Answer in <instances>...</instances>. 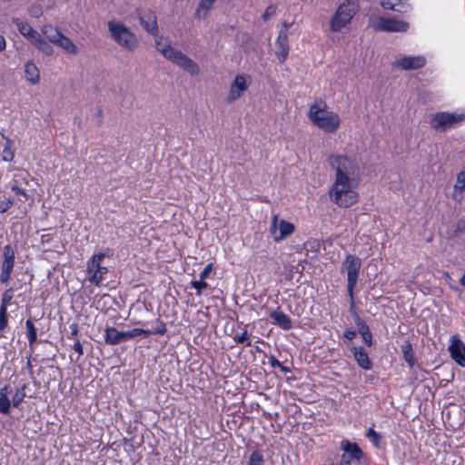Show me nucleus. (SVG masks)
<instances>
[{"label":"nucleus","instance_id":"4","mask_svg":"<svg viewBox=\"0 0 465 465\" xmlns=\"http://www.w3.org/2000/svg\"><path fill=\"white\" fill-rule=\"evenodd\" d=\"M330 166L334 169V179H348L360 181V168L358 163L343 154H332L327 160Z\"/></svg>","mask_w":465,"mask_h":465},{"label":"nucleus","instance_id":"9","mask_svg":"<svg viewBox=\"0 0 465 465\" xmlns=\"http://www.w3.org/2000/svg\"><path fill=\"white\" fill-rule=\"evenodd\" d=\"M105 256H109V254L105 252L94 253L87 262L86 271L91 274L89 282L95 286L101 285L104 276L108 272V268L102 266V262Z\"/></svg>","mask_w":465,"mask_h":465},{"label":"nucleus","instance_id":"61","mask_svg":"<svg viewBox=\"0 0 465 465\" xmlns=\"http://www.w3.org/2000/svg\"><path fill=\"white\" fill-rule=\"evenodd\" d=\"M27 384H23L21 387L17 388V390H23V392H25Z\"/></svg>","mask_w":465,"mask_h":465},{"label":"nucleus","instance_id":"49","mask_svg":"<svg viewBox=\"0 0 465 465\" xmlns=\"http://www.w3.org/2000/svg\"><path fill=\"white\" fill-rule=\"evenodd\" d=\"M73 349L79 354V357L84 354L83 346L79 340L75 341Z\"/></svg>","mask_w":465,"mask_h":465},{"label":"nucleus","instance_id":"13","mask_svg":"<svg viewBox=\"0 0 465 465\" xmlns=\"http://www.w3.org/2000/svg\"><path fill=\"white\" fill-rule=\"evenodd\" d=\"M294 232V225L285 220L279 222L278 215H273L270 232L274 235V241L280 242Z\"/></svg>","mask_w":465,"mask_h":465},{"label":"nucleus","instance_id":"21","mask_svg":"<svg viewBox=\"0 0 465 465\" xmlns=\"http://www.w3.org/2000/svg\"><path fill=\"white\" fill-rule=\"evenodd\" d=\"M12 23L16 25L18 32L31 41V43L35 40L36 37L40 35L37 31H35L30 25L25 22L21 21L17 17L12 18Z\"/></svg>","mask_w":465,"mask_h":465},{"label":"nucleus","instance_id":"20","mask_svg":"<svg viewBox=\"0 0 465 465\" xmlns=\"http://www.w3.org/2000/svg\"><path fill=\"white\" fill-rule=\"evenodd\" d=\"M341 449L350 459L360 461L363 457V451L357 443L343 440L341 442Z\"/></svg>","mask_w":465,"mask_h":465},{"label":"nucleus","instance_id":"60","mask_svg":"<svg viewBox=\"0 0 465 465\" xmlns=\"http://www.w3.org/2000/svg\"><path fill=\"white\" fill-rule=\"evenodd\" d=\"M26 368L28 369L29 372L33 374V367L30 361H27Z\"/></svg>","mask_w":465,"mask_h":465},{"label":"nucleus","instance_id":"46","mask_svg":"<svg viewBox=\"0 0 465 465\" xmlns=\"http://www.w3.org/2000/svg\"><path fill=\"white\" fill-rule=\"evenodd\" d=\"M31 16L39 17L42 15V10L39 6H31L28 10Z\"/></svg>","mask_w":465,"mask_h":465},{"label":"nucleus","instance_id":"62","mask_svg":"<svg viewBox=\"0 0 465 465\" xmlns=\"http://www.w3.org/2000/svg\"><path fill=\"white\" fill-rule=\"evenodd\" d=\"M102 114H103V110H102L101 108H99V110H98V115H99V116H102Z\"/></svg>","mask_w":465,"mask_h":465},{"label":"nucleus","instance_id":"16","mask_svg":"<svg viewBox=\"0 0 465 465\" xmlns=\"http://www.w3.org/2000/svg\"><path fill=\"white\" fill-rule=\"evenodd\" d=\"M141 25L150 35L155 36L158 33L157 18L154 12L145 10L138 15Z\"/></svg>","mask_w":465,"mask_h":465},{"label":"nucleus","instance_id":"56","mask_svg":"<svg viewBox=\"0 0 465 465\" xmlns=\"http://www.w3.org/2000/svg\"><path fill=\"white\" fill-rule=\"evenodd\" d=\"M53 239V235L51 233H45L41 236V242L43 244L48 243Z\"/></svg>","mask_w":465,"mask_h":465},{"label":"nucleus","instance_id":"12","mask_svg":"<svg viewBox=\"0 0 465 465\" xmlns=\"http://www.w3.org/2000/svg\"><path fill=\"white\" fill-rule=\"evenodd\" d=\"M15 263V250L11 244H7L3 249V262L1 263L0 282L6 284L12 276Z\"/></svg>","mask_w":465,"mask_h":465},{"label":"nucleus","instance_id":"58","mask_svg":"<svg viewBox=\"0 0 465 465\" xmlns=\"http://www.w3.org/2000/svg\"><path fill=\"white\" fill-rule=\"evenodd\" d=\"M279 368H280V369H281V371H282V372H284V373H288V372H290V371H291L290 368H288V367H286V366L282 365V363H281V366H279Z\"/></svg>","mask_w":465,"mask_h":465},{"label":"nucleus","instance_id":"28","mask_svg":"<svg viewBox=\"0 0 465 465\" xmlns=\"http://www.w3.org/2000/svg\"><path fill=\"white\" fill-rule=\"evenodd\" d=\"M401 352L410 368H413L416 362L411 343L407 341L401 345Z\"/></svg>","mask_w":465,"mask_h":465},{"label":"nucleus","instance_id":"32","mask_svg":"<svg viewBox=\"0 0 465 465\" xmlns=\"http://www.w3.org/2000/svg\"><path fill=\"white\" fill-rule=\"evenodd\" d=\"M264 460L262 452L254 450L251 453L247 465H263Z\"/></svg>","mask_w":465,"mask_h":465},{"label":"nucleus","instance_id":"5","mask_svg":"<svg viewBox=\"0 0 465 465\" xmlns=\"http://www.w3.org/2000/svg\"><path fill=\"white\" fill-rule=\"evenodd\" d=\"M361 267V261L360 258L348 254L341 266V272H347V291L351 299L350 312L354 317L356 312L354 303V288L358 282L359 272Z\"/></svg>","mask_w":465,"mask_h":465},{"label":"nucleus","instance_id":"51","mask_svg":"<svg viewBox=\"0 0 465 465\" xmlns=\"http://www.w3.org/2000/svg\"><path fill=\"white\" fill-rule=\"evenodd\" d=\"M70 330H71V336L69 338H72V337H76L78 335V332H79V327H78V324L77 323H72L70 325Z\"/></svg>","mask_w":465,"mask_h":465},{"label":"nucleus","instance_id":"30","mask_svg":"<svg viewBox=\"0 0 465 465\" xmlns=\"http://www.w3.org/2000/svg\"><path fill=\"white\" fill-rule=\"evenodd\" d=\"M5 145L3 149L1 157L5 162H11L14 159V152L12 150L13 142L9 138H5Z\"/></svg>","mask_w":465,"mask_h":465},{"label":"nucleus","instance_id":"40","mask_svg":"<svg viewBox=\"0 0 465 465\" xmlns=\"http://www.w3.org/2000/svg\"><path fill=\"white\" fill-rule=\"evenodd\" d=\"M8 314L6 309H0V331H4L8 324Z\"/></svg>","mask_w":465,"mask_h":465},{"label":"nucleus","instance_id":"15","mask_svg":"<svg viewBox=\"0 0 465 465\" xmlns=\"http://www.w3.org/2000/svg\"><path fill=\"white\" fill-rule=\"evenodd\" d=\"M247 89L248 84L245 76L242 74L236 75L226 97L227 104H232L239 99Z\"/></svg>","mask_w":465,"mask_h":465},{"label":"nucleus","instance_id":"27","mask_svg":"<svg viewBox=\"0 0 465 465\" xmlns=\"http://www.w3.org/2000/svg\"><path fill=\"white\" fill-rule=\"evenodd\" d=\"M66 52L75 54L78 52L77 46L73 43V41L63 34L60 35L56 43L54 44Z\"/></svg>","mask_w":465,"mask_h":465},{"label":"nucleus","instance_id":"63","mask_svg":"<svg viewBox=\"0 0 465 465\" xmlns=\"http://www.w3.org/2000/svg\"><path fill=\"white\" fill-rule=\"evenodd\" d=\"M255 350H256V351H259V352L261 351V349L258 346L255 348Z\"/></svg>","mask_w":465,"mask_h":465},{"label":"nucleus","instance_id":"29","mask_svg":"<svg viewBox=\"0 0 465 465\" xmlns=\"http://www.w3.org/2000/svg\"><path fill=\"white\" fill-rule=\"evenodd\" d=\"M32 44L46 55H51L54 53L53 46L41 35Z\"/></svg>","mask_w":465,"mask_h":465},{"label":"nucleus","instance_id":"44","mask_svg":"<svg viewBox=\"0 0 465 465\" xmlns=\"http://www.w3.org/2000/svg\"><path fill=\"white\" fill-rule=\"evenodd\" d=\"M27 335L36 334V328L34 325L33 320L30 318L25 322Z\"/></svg>","mask_w":465,"mask_h":465},{"label":"nucleus","instance_id":"14","mask_svg":"<svg viewBox=\"0 0 465 465\" xmlns=\"http://www.w3.org/2000/svg\"><path fill=\"white\" fill-rule=\"evenodd\" d=\"M426 58L423 55L402 56L392 63L393 67H399L402 70H416L424 67Z\"/></svg>","mask_w":465,"mask_h":465},{"label":"nucleus","instance_id":"47","mask_svg":"<svg viewBox=\"0 0 465 465\" xmlns=\"http://www.w3.org/2000/svg\"><path fill=\"white\" fill-rule=\"evenodd\" d=\"M11 190L18 194L25 196V198L28 197L26 191L25 189L18 187V185L15 183L11 185Z\"/></svg>","mask_w":465,"mask_h":465},{"label":"nucleus","instance_id":"48","mask_svg":"<svg viewBox=\"0 0 465 465\" xmlns=\"http://www.w3.org/2000/svg\"><path fill=\"white\" fill-rule=\"evenodd\" d=\"M357 336V331L354 330H346L343 332V337L348 341H352Z\"/></svg>","mask_w":465,"mask_h":465},{"label":"nucleus","instance_id":"39","mask_svg":"<svg viewBox=\"0 0 465 465\" xmlns=\"http://www.w3.org/2000/svg\"><path fill=\"white\" fill-rule=\"evenodd\" d=\"M465 188V170L460 171L457 175L455 189L463 191Z\"/></svg>","mask_w":465,"mask_h":465},{"label":"nucleus","instance_id":"22","mask_svg":"<svg viewBox=\"0 0 465 465\" xmlns=\"http://www.w3.org/2000/svg\"><path fill=\"white\" fill-rule=\"evenodd\" d=\"M276 47H277L276 54L278 55L279 61L281 63L285 62V60L288 56L290 48H289L287 33L283 32V30H282L279 33L278 38L276 40Z\"/></svg>","mask_w":465,"mask_h":465},{"label":"nucleus","instance_id":"52","mask_svg":"<svg viewBox=\"0 0 465 465\" xmlns=\"http://www.w3.org/2000/svg\"><path fill=\"white\" fill-rule=\"evenodd\" d=\"M465 231V220L460 219L456 223V229L455 232H464Z\"/></svg>","mask_w":465,"mask_h":465},{"label":"nucleus","instance_id":"8","mask_svg":"<svg viewBox=\"0 0 465 465\" xmlns=\"http://www.w3.org/2000/svg\"><path fill=\"white\" fill-rule=\"evenodd\" d=\"M357 12V6L354 1L347 0L341 4L337 9L335 15L331 21V28L332 32H339L347 24H349L352 16Z\"/></svg>","mask_w":465,"mask_h":465},{"label":"nucleus","instance_id":"55","mask_svg":"<svg viewBox=\"0 0 465 465\" xmlns=\"http://www.w3.org/2000/svg\"><path fill=\"white\" fill-rule=\"evenodd\" d=\"M27 339H28V341H29V347L31 349H33L34 344L37 341V333L36 334H32V335H27Z\"/></svg>","mask_w":465,"mask_h":465},{"label":"nucleus","instance_id":"45","mask_svg":"<svg viewBox=\"0 0 465 465\" xmlns=\"http://www.w3.org/2000/svg\"><path fill=\"white\" fill-rule=\"evenodd\" d=\"M213 270V263L207 264L204 269L200 272V279L205 280Z\"/></svg>","mask_w":465,"mask_h":465},{"label":"nucleus","instance_id":"53","mask_svg":"<svg viewBox=\"0 0 465 465\" xmlns=\"http://www.w3.org/2000/svg\"><path fill=\"white\" fill-rule=\"evenodd\" d=\"M269 363L272 368L281 366V362L273 355L269 357Z\"/></svg>","mask_w":465,"mask_h":465},{"label":"nucleus","instance_id":"10","mask_svg":"<svg viewBox=\"0 0 465 465\" xmlns=\"http://www.w3.org/2000/svg\"><path fill=\"white\" fill-rule=\"evenodd\" d=\"M464 119L463 114H457L454 113H437L431 116L430 125L433 129L439 132H444L447 129L454 127L457 124Z\"/></svg>","mask_w":465,"mask_h":465},{"label":"nucleus","instance_id":"59","mask_svg":"<svg viewBox=\"0 0 465 465\" xmlns=\"http://www.w3.org/2000/svg\"><path fill=\"white\" fill-rule=\"evenodd\" d=\"M292 25H293V23L284 22V23H283V27H284V31H283V32H286V33H287V30H288Z\"/></svg>","mask_w":465,"mask_h":465},{"label":"nucleus","instance_id":"37","mask_svg":"<svg viewBox=\"0 0 465 465\" xmlns=\"http://www.w3.org/2000/svg\"><path fill=\"white\" fill-rule=\"evenodd\" d=\"M216 0H200L199 6L197 8V15H200L202 10H204L206 13L210 11L213 7Z\"/></svg>","mask_w":465,"mask_h":465},{"label":"nucleus","instance_id":"42","mask_svg":"<svg viewBox=\"0 0 465 465\" xmlns=\"http://www.w3.org/2000/svg\"><path fill=\"white\" fill-rule=\"evenodd\" d=\"M275 12H276V7L273 5H270L265 9V11H264V13L262 15V19L264 21L270 20L271 17L275 14Z\"/></svg>","mask_w":465,"mask_h":465},{"label":"nucleus","instance_id":"35","mask_svg":"<svg viewBox=\"0 0 465 465\" xmlns=\"http://www.w3.org/2000/svg\"><path fill=\"white\" fill-rule=\"evenodd\" d=\"M233 341L236 343H244L246 346H251L250 334L244 330L241 334H237L233 337Z\"/></svg>","mask_w":465,"mask_h":465},{"label":"nucleus","instance_id":"19","mask_svg":"<svg viewBox=\"0 0 465 465\" xmlns=\"http://www.w3.org/2000/svg\"><path fill=\"white\" fill-rule=\"evenodd\" d=\"M351 351L357 364L363 370L369 371L372 368V362L363 347L352 346Z\"/></svg>","mask_w":465,"mask_h":465},{"label":"nucleus","instance_id":"26","mask_svg":"<svg viewBox=\"0 0 465 465\" xmlns=\"http://www.w3.org/2000/svg\"><path fill=\"white\" fill-rule=\"evenodd\" d=\"M41 32L45 38H46L49 42L55 44L62 33L52 25H45Z\"/></svg>","mask_w":465,"mask_h":465},{"label":"nucleus","instance_id":"38","mask_svg":"<svg viewBox=\"0 0 465 465\" xmlns=\"http://www.w3.org/2000/svg\"><path fill=\"white\" fill-rule=\"evenodd\" d=\"M25 396L26 394L23 392V390H16L12 399L13 406L15 408L19 407Z\"/></svg>","mask_w":465,"mask_h":465},{"label":"nucleus","instance_id":"57","mask_svg":"<svg viewBox=\"0 0 465 465\" xmlns=\"http://www.w3.org/2000/svg\"><path fill=\"white\" fill-rule=\"evenodd\" d=\"M6 47V41L4 36L0 35V51L5 50Z\"/></svg>","mask_w":465,"mask_h":465},{"label":"nucleus","instance_id":"2","mask_svg":"<svg viewBox=\"0 0 465 465\" xmlns=\"http://www.w3.org/2000/svg\"><path fill=\"white\" fill-rule=\"evenodd\" d=\"M163 38L161 36L155 40L156 49L169 61L183 69L191 75H197L200 73L198 64L180 50L173 47L170 43L162 44Z\"/></svg>","mask_w":465,"mask_h":465},{"label":"nucleus","instance_id":"34","mask_svg":"<svg viewBox=\"0 0 465 465\" xmlns=\"http://www.w3.org/2000/svg\"><path fill=\"white\" fill-rule=\"evenodd\" d=\"M367 438L371 439L375 447H380L381 436L375 431L373 428H370L366 433Z\"/></svg>","mask_w":465,"mask_h":465},{"label":"nucleus","instance_id":"31","mask_svg":"<svg viewBox=\"0 0 465 465\" xmlns=\"http://www.w3.org/2000/svg\"><path fill=\"white\" fill-rule=\"evenodd\" d=\"M354 322L358 328V332L361 336L371 332V330L368 324L365 322L363 319L358 314V312H354Z\"/></svg>","mask_w":465,"mask_h":465},{"label":"nucleus","instance_id":"36","mask_svg":"<svg viewBox=\"0 0 465 465\" xmlns=\"http://www.w3.org/2000/svg\"><path fill=\"white\" fill-rule=\"evenodd\" d=\"M191 285L196 290V294L199 296L202 295L203 290L208 287V283L202 279L199 281H192Z\"/></svg>","mask_w":465,"mask_h":465},{"label":"nucleus","instance_id":"23","mask_svg":"<svg viewBox=\"0 0 465 465\" xmlns=\"http://www.w3.org/2000/svg\"><path fill=\"white\" fill-rule=\"evenodd\" d=\"M381 6L386 10L406 13L411 9L408 0H381Z\"/></svg>","mask_w":465,"mask_h":465},{"label":"nucleus","instance_id":"24","mask_svg":"<svg viewBox=\"0 0 465 465\" xmlns=\"http://www.w3.org/2000/svg\"><path fill=\"white\" fill-rule=\"evenodd\" d=\"M12 391L9 384L5 385L0 390V413L9 414L11 409V401L8 398V394Z\"/></svg>","mask_w":465,"mask_h":465},{"label":"nucleus","instance_id":"43","mask_svg":"<svg viewBox=\"0 0 465 465\" xmlns=\"http://www.w3.org/2000/svg\"><path fill=\"white\" fill-rule=\"evenodd\" d=\"M152 331V334L154 333V334L163 335L167 331L166 325L164 322L158 321V327L154 331Z\"/></svg>","mask_w":465,"mask_h":465},{"label":"nucleus","instance_id":"17","mask_svg":"<svg viewBox=\"0 0 465 465\" xmlns=\"http://www.w3.org/2000/svg\"><path fill=\"white\" fill-rule=\"evenodd\" d=\"M451 358L462 367H465V345L463 342L456 338H452L451 344L449 347Z\"/></svg>","mask_w":465,"mask_h":465},{"label":"nucleus","instance_id":"33","mask_svg":"<svg viewBox=\"0 0 465 465\" xmlns=\"http://www.w3.org/2000/svg\"><path fill=\"white\" fill-rule=\"evenodd\" d=\"M14 297V289L9 288L2 295L0 309H6Z\"/></svg>","mask_w":465,"mask_h":465},{"label":"nucleus","instance_id":"18","mask_svg":"<svg viewBox=\"0 0 465 465\" xmlns=\"http://www.w3.org/2000/svg\"><path fill=\"white\" fill-rule=\"evenodd\" d=\"M269 317L272 321V323L280 327L281 329L284 331H289L292 327V320L291 318L284 313L280 307H278L275 310H272Z\"/></svg>","mask_w":465,"mask_h":465},{"label":"nucleus","instance_id":"11","mask_svg":"<svg viewBox=\"0 0 465 465\" xmlns=\"http://www.w3.org/2000/svg\"><path fill=\"white\" fill-rule=\"evenodd\" d=\"M371 27L375 31L381 32H401L405 33L409 30V23L398 20L396 18L377 17L371 21Z\"/></svg>","mask_w":465,"mask_h":465},{"label":"nucleus","instance_id":"3","mask_svg":"<svg viewBox=\"0 0 465 465\" xmlns=\"http://www.w3.org/2000/svg\"><path fill=\"white\" fill-rule=\"evenodd\" d=\"M320 103L322 104V101H320ZM308 118L315 126L328 134L335 133L341 124L338 114L328 111L324 103L322 108L320 107L317 103L311 105L308 112Z\"/></svg>","mask_w":465,"mask_h":465},{"label":"nucleus","instance_id":"41","mask_svg":"<svg viewBox=\"0 0 465 465\" xmlns=\"http://www.w3.org/2000/svg\"><path fill=\"white\" fill-rule=\"evenodd\" d=\"M14 204V199H6L0 202V213H4L7 212Z\"/></svg>","mask_w":465,"mask_h":465},{"label":"nucleus","instance_id":"54","mask_svg":"<svg viewBox=\"0 0 465 465\" xmlns=\"http://www.w3.org/2000/svg\"><path fill=\"white\" fill-rule=\"evenodd\" d=\"M340 465H351V459H350L346 454H342Z\"/></svg>","mask_w":465,"mask_h":465},{"label":"nucleus","instance_id":"50","mask_svg":"<svg viewBox=\"0 0 465 465\" xmlns=\"http://www.w3.org/2000/svg\"><path fill=\"white\" fill-rule=\"evenodd\" d=\"M361 337L367 346L371 347L372 345V333L371 332L366 333V334L362 335Z\"/></svg>","mask_w":465,"mask_h":465},{"label":"nucleus","instance_id":"7","mask_svg":"<svg viewBox=\"0 0 465 465\" xmlns=\"http://www.w3.org/2000/svg\"><path fill=\"white\" fill-rule=\"evenodd\" d=\"M104 332V341L108 345H117L140 335L149 337L152 334L150 330L141 328H134L126 331H119L114 327H106Z\"/></svg>","mask_w":465,"mask_h":465},{"label":"nucleus","instance_id":"25","mask_svg":"<svg viewBox=\"0 0 465 465\" xmlns=\"http://www.w3.org/2000/svg\"><path fill=\"white\" fill-rule=\"evenodd\" d=\"M25 75L32 84H36L40 81L39 70L32 61H28L25 64Z\"/></svg>","mask_w":465,"mask_h":465},{"label":"nucleus","instance_id":"1","mask_svg":"<svg viewBox=\"0 0 465 465\" xmlns=\"http://www.w3.org/2000/svg\"><path fill=\"white\" fill-rule=\"evenodd\" d=\"M360 181L334 179L330 191V200L340 207L347 208L358 202L359 194L355 191Z\"/></svg>","mask_w":465,"mask_h":465},{"label":"nucleus","instance_id":"6","mask_svg":"<svg viewBox=\"0 0 465 465\" xmlns=\"http://www.w3.org/2000/svg\"><path fill=\"white\" fill-rule=\"evenodd\" d=\"M108 29L111 37L122 47L129 51H133L137 47L138 42L135 35L123 23L111 20L108 22Z\"/></svg>","mask_w":465,"mask_h":465}]
</instances>
